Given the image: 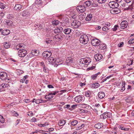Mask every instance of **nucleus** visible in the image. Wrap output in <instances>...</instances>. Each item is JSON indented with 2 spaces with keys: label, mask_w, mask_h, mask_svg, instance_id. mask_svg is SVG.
Returning a JSON list of instances; mask_svg holds the SVG:
<instances>
[{
  "label": "nucleus",
  "mask_w": 134,
  "mask_h": 134,
  "mask_svg": "<svg viewBox=\"0 0 134 134\" xmlns=\"http://www.w3.org/2000/svg\"><path fill=\"white\" fill-rule=\"evenodd\" d=\"M103 126V124L102 123H98L94 125V127L97 129H100Z\"/></svg>",
  "instance_id": "nucleus-19"
},
{
  "label": "nucleus",
  "mask_w": 134,
  "mask_h": 134,
  "mask_svg": "<svg viewBox=\"0 0 134 134\" xmlns=\"http://www.w3.org/2000/svg\"><path fill=\"white\" fill-rule=\"evenodd\" d=\"M121 6L122 7H124L126 6V3L123 2H121L120 3Z\"/></svg>",
  "instance_id": "nucleus-54"
},
{
  "label": "nucleus",
  "mask_w": 134,
  "mask_h": 134,
  "mask_svg": "<svg viewBox=\"0 0 134 134\" xmlns=\"http://www.w3.org/2000/svg\"><path fill=\"white\" fill-rule=\"evenodd\" d=\"M26 47L25 45L23 43L19 44L16 46L15 50L24 49Z\"/></svg>",
  "instance_id": "nucleus-11"
},
{
  "label": "nucleus",
  "mask_w": 134,
  "mask_h": 134,
  "mask_svg": "<svg viewBox=\"0 0 134 134\" xmlns=\"http://www.w3.org/2000/svg\"><path fill=\"white\" fill-rule=\"evenodd\" d=\"M73 62V60L71 57H68L66 60V63L67 65H69Z\"/></svg>",
  "instance_id": "nucleus-17"
},
{
  "label": "nucleus",
  "mask_w": 134,
  "mask_h": 134,
  "mask_svg": "<svg viewBox=\"0 0 134 134\" xmlns=\"http://www.w3.org/2000/svg\"><path fill=\"white\" fill-rule=\"evenodd\" d=\"M76 9L78 12H83L86 10V8L84 5H80L76 7Z\"/></svg>",
  "instance_id": "nucleus-12"
},
{
  "label": "nucleus",
  "mask_w": 134,
  "mask_h": 134,
  "mask_svg": "<svg viewBox=\"0 0 134 134\" xmlns=\"http://www.w3.org/2000/svg\"><path fill=\"white\" fill-rule=\"evenodd\" d=\"M71 30V29L70 28H67L64 29L63 32L66 34H68L70 33Z\"/></svg>",
  "instance_id": "nucleus-23"
},
{
  "label": "nucleus",
  "mask_w": 134,
  "mask_h": 134,
  "mask_svg": "<svg viewBox=\"0 0 134 134\" xmlns=\"http://www.w3.org/2000/svg\"><path fill=\"white\" fill-rule=\"evenodd\" d=\"M85 95L86 97L89 98L91 97L92 96V92L90 91H86L85 93Z\"/></svg>",
  "instance_id": "nucleus-26"
},
{
  "label": "nucleus",
  "mask_w": 134,
  "mask_h": 134,
  "mask_svg": "<svg viewBox=\"0 0 134 134\" xmlns=\"http://www.w3.org/2000/svg\"><path fill=\"white\" fill-rule=\"evenodd\" d=\"M92 2L91 1H88L85 2L83 4V5L86 6L87 7H88L90 6L92 4Z\"/></svg>",
  "instance_id": "nucleus-22"
},
{
  "label": "nucleus",
  "mask_w": 134,
  "mask_h": 134,
  "mask_svg": "<svg viewBox=\"0 0 134 134\" xmlns=\"http://www.w3.org/2000/svg\"><path fill=\"white\" fill-rule=\"evenodd\" d=\"M95 68V66H92L91 67L88 68L87 69V70L89 71L90 70H92Z\"/></svg>",
  "instance_id": "nucleus-51"
},
{
  "label": "nucleus",
  "mask_w": 134,
  "mask_h": 134,
  "mask_svg": "<svg viewBox=\"0 0 134 134\" xmlns=\"http://www.w3.org/2000/svg\"><path fill=\"white\" fill-rule=\"evenodd\" d=\"M124 43L123 42H121L119 43L118 45V46L119 47H121L123 46Z\"/></svg>",
  "instance_id": "nucleus-55"
},
{
  "label": "nucleus",
  "mask_w": 134,
  "mask_h": 134,
  "mask_svg": "<svg viewBox=\"0 0 134 134\" xmlns=\"http://www.w3.org/2000/svg\"><path fill=\"white\" fill-rule=\"evenodd\" d=\"M48 125V123H46L44 124H38V126L40 127H42V126L44 127V126H45L46 125Z\"/></svg>",
  "instance_id": "nucleus-49"
},
{
  "label": "nucleus",
  "mask_w": 134,
  "mask_h": 134,
  "mask_svg": "<svg viewBox=\"0 0 134 134\" xmlns=\"http://www.w3.org/2000/svg\"><path fill=\"white\" fill-rule=\"evenodd\" d=\"M1 4V5H0V7L1 8V9H4V8H5V7L4 5V4L2 3Z\"/></svg>",
  "instance_id": "nucleus-58"
},
{
  "label": "nucleus",
  "mask_w": 134,
  "mask_h": 134,
  "mask_svg": "<svg viewBox=\"0 0 134 134\" xmlns=\"http://www.w3.org/2000/svg\"><path fill=\"white\" fill-rule=\"evenodd\" d=\"M106 1V0H98V2L100 4L104 3Z\"/></svg>",
  "instance_id": "nucleus-50"
},
{
  "label": "nucleus",
  "mask_w": 134,
  "mask_h": 134,
  "mask_svg": "<svg viewBox=\"0 0 134 134\" xmlns=\"http://www.w3.org/2000/svg\"><path fill=\"white\" fill-rule=\"evenodd\" d=\"M4 119L3 117L1 115H0V122L2 123H3L4 122Z\"/></svg>",
  "instance_id": "nucleus-44"
},
{
  "label": "nucleus",
  "mask_w": 134,
  "mask_h": 134,
  "mask_svg": "<svg viewBox=\"0 0 134 134\" xmlns=\"http://www.w3.org/2000/svg\"><path fill=\"white\" fill-rule=\"evenodd\" d=\"M22 6L21 5L19 4H16L13 9L15 10H20Z\"/></svg>",
  "instance_id": "nucleus-25"
},
{
  "label": "nucleus",
  "mask_w": 134,
  "mask_h": 134,
  "mask_svg": "<svg viewBox=\"0 0 134 134\" xmlns=\"http://www.w3.org/2000/svg\"><path fill=\"white\" fill-rule=\"evenodd\" d=\"M109 5L110 8H113L115 7H118L119 6V4L117 2L114 1H112L109 2Z\"/></svg>",
  "instance_id": "nucleus-8"
},
{
  "label": "nucleus",
  "mask_w": 134,
  "mask_h": 134,
  "mask_svg": "<svg viewBox=\"0 0 134 134\" xmlns=\"http://www.w3.org/2000/svg\"><path fill=\"white\" fill-rule=\"evenodd\" d=\"M110 13L113 14H117L121 12L120 10L118 8V7H115L112 8L110 10Z\"/></svg>",
  "instance_id": "nucleus-7"
},
{
  "label": "nucleus",
  "mask_w": 134,
  "mask_h": 134,
  "mask_svg": "<svg viewBox=\"0 0 134 134\" xmlns=\"http://www.w3.org/2000/svg\"><path fill=\"white\" fill-rule=\"evenodd\" d=\"M30 13L28 12L27 10H25L23 12V16L26 17H27L29 15Z\"/></svg>",
  "instance_id": "nucleus-28"
},
{
  "label": "nucleus",
  "mask_w": 134,
  "mask_h": 134,
  "mask_svg": "<svg viewBox=\"0 0 134 134\" xmlns=\"http://www.w3.org/2000/svg\"><path fill=\"white\" fill-rule=\"evenodd\" d=\"M63 30V28L60 27H59L58 28H57L55 29L53 31L50 32L49 34L50 35L49 36H51L53 34V33H59L61 32Z\"/></svg>",
  "instance_id": "nucleus-9"
},
{
  "label": "nucleus",
  "mask_w": 134,
  "mask_h": 134,
  "mask_svg": "<svg viewBox=\"0 0 134 134\" xmlns=\"http://www.w3.org/2000/svg\"><path fill=\"white\" fill-rule=\"evenodd\" d=\"M97 74H95L94 75H92L91 76L92 79L93 80H94L97 77Z\"/></svg>",
  "instance_id": "nucleus-56"
},
{
  "label": "nucleus",
  "mask_w": 134,
  "mask_h": 134,
  "mask_svg": "<svg viewBox=\"0 0 134 134\" xmlns=\"http://www.w3.org/2000/svg\"><path fill=\"white\" fill-rule=\"evenodd\" d=\"M92 18V15L90 14L88 15L86 18V20L87 21H89L91 20Z\"/></svg>",
  "instance_id": "nucleus-35"
},
{
  "label": "nucleus",
  "mask_w": 134,
  "mask_h": 134,
  "mask_svg": "<svg viewBox=\"0 0 134 134\" xmlns=\"http://www.w3.org/2000/svg\"><path fill=\"white\" fill-rule=\"evenodd\" d=\"M39 53V51H38L35 50H32L31 52V54L34 56L37 55Z\"/></svg>",
  "instance_id": "nucleus-29"
},
{
  "label": "nucleus",
  "mask_w": 134,
  "mask_h": 134,
  "mask_svg": "<svg viewBox=\"0 0 134 134\" xmlns=\"http://www.w3.org/2000/svg\"><path fill=\"white\" fill-rule=\"evenodd\" d=\"M80 41L81 43L83 44H86L89 41V38L86 35H82L80 37Z\"/></svg>",
  "instance_id": "nucleus-2"
},
{
  "label": "nucleus",
  "mask_w": 134,
  "mask_h": 134,
  "mask_svg": "<svg viewBox=\"0 0 134 134\" xmlns=\"http://www.w3.org/2000/svg\"><path fill=\"white\" fill-rule=\"evenodd\" d=\"M78 111L80 113H86L87 112V110H85L82 109H78Z\"/></svg>",
  "instance_id": "nucleus-40"
},
{
  "label": "nucleus",
  "mask_w": 134,
  "mask_h": 134,
  "mask_svg": "<svg viewBox=\"0 0 134 134\" xmlns=\"http://www.w3.org/2000/svg\"><path fill=\"white\" fill-rule=\"evenodd\" d=\"M100 86L99 84L97 83H95L92 85V88H98Z\"/></svg>",
  "instance_id": "nucleus-30"
},
{
  "label": "nucleus",
  "mask_w": 134,
  "mask_h": 134,
  "mask_svg": "<svg viewBox=\"0 0 134 134\" xmlns=\"http://www.w3.org/2000/svg\"><path fill=\"white\" fill-rule=\"evenodd\" d=\"M35 27L37 26V27L39 29H42L43 27V26L41 24H35Z\"/></svg>",
  "instance_id": "nucleus-39"
},
{
  "label": "nucleus",
  "mask_w": 134,
  "mask_h": 134,
  "mask_svg": "<svg viewBox=\"0 0 134 134\" xmlns=\"http://www.w3.org/2000/svg\"><path fill=\"white\" fill-rule=\"evenodd\" d=\"M118 27V26L117 25H115L113 28L112 29L113 30V31H116Z\"/></svg>",
  "instance_id": "nucleus-52"
},
{
  "label": "nucleus",
  "mask_w": 134,
  "mask_h": 134,
  "mask_svg": "<svg viewBox=\"0 0 134 134\" xmlns=\"http://www.w3.org/2000/svg\"><path fill=\"white\" fill-rule=\"evenodd\" d=\"M103 56L101 54H97L95 55L94 58L97 61H99L102 59Z\"/></svg>",
  "instance_id": "nucleus-16"
},
{
  "label": "nucleus",
  "mask_w": 134,
  "mask_h": 134,
  "mask_svg": "<svg viewBox=\"0 0 134 134\" xmlns=\"http://www.w3.org/2000/svg\"><path fill=\"white\" fill-rule=\"evenodd\" d=\"M82 99V97L80 95H79L74 98V100L76 102L79 103L81 102Z\"/></svg>",
  "instance_id": "nucleus-15"
},
{
  "label": "nucleus",
  "mask_w": 134,
  "mask_h": 134,
  "mask_svg": "<svg viewBox=\"0 0 134 134\" xmlns=\"http://www.w3.org/2000/svg\"><path fill=\"white\" fill-rule=\"evenodd\" d=\"M128 25L127 21L124 20L122 21L120 25V28L121 29H124L126 28Z\"/></svg>",
  "instance_id": "nucleus-13"
},
{
  "label": "nucleus",
  "mask_w": 134,
  "mask_h": 134,
  "mask_svg": "<svg viewBox=\"0 0 134 134\" xmlns=\"http://www.w3.org/2000/svg\"><path fill=\"white\" fill-rule=\"evenodd\" d=\"M7 74L4 72H0V78L2 80H4L7 79Z\"/></svg>",
  "instance_id": "nucleus-14"
},
{
  "label": "nucleus",
  "mask_w": 134,
  "mask_h": 134,
  "mask_svg": "<svg viewBox=\"0 0 134 134\" xmlns=\"http://www.w3.org/2000/svg\"><path fill=\"white\" fill-rule=\"evenodd\" d=\"M43 71L45 72H47L48 71L47 68L45 67V66L43 67Z\"/></svg>",
  "instance_id": "nucleus-60"
},
{
  "label": "nucleus",
  "mask_w": 134,
  "mask_h": 134,
  "mask_svg": "<svg viewBox=\"0 0 134 134\" xmlns=\"http://www.w3.org/2000/svg\"><path fill=\"white\" fill-rule=\"evenodd\" d=\"M128 43L129 44H132L134 43V38H132L130 39L128 41Z\"/></svg>",
  "instance_id": "nucleus-46"
},
{
  "label": "nucleus",
  "mask_w": 134,
  "mask_h": 134,
  "mask_svg": "<svg viewBox=\"0 0 134 134\" xmlns=\"http://www.w3.org/2000/svg\"><path fill=\"white\" fill-rule=\"evenodd\" d=\"M9 86L8 84L6 83H3L1 85H0V92L3 91L2 90L3 88H5Z\"/></svg>",
  "instance_id": "nucleus-18"
},
{
  "label": "nucleus",
  "mask_w": 134,
  "mask_h": 134,
  "mask_svg": "<svg viewBox=\"0 0 134 134\" xmlns=\"http://www.w3.org/2000/svg\"><path fill=\"white\" fill-rule=\"evenodd\" d=\"M52 54L51 51H46L43 52L42 56L44 58L48 59L50 57Z\"/></svg>",
  "instance_id": "nucleus-3"
},
{
  "label": "nucleus",
  "mask_w": 134,
  "mask_h": 134,
  "mask_svg": "<svg viewBox=\"0 0 134 134\" xmlns=\"http://www.w3.org/2000/svg\"><path fill=\"white\" fill-rule=\"evenodd\" d=\"M27 54V51L25 49L19 50L18 52L19 56L20 57H24Z\"/></svg>",
  "instance_id": "nucleus-5"
},
{
  "label": "nucleus",
  "mask_w": 134,
  "mask_h": 134,
  "mask_svg": "<svg viewBox=\"0 0 134 134\" xmlns=\"http://www.w3.org/2000/svg\"><path fill=\"white\" fill-rule=\"evenodd\" d=\"M52 40L50 38H47L46 40V42L47 44H50L51 43V41H52Z\"/></svg>",
  "instance_id": "nucleus-48"
},
{
  "label": "nucleus",
  "mask_w": 134,
  "mask_h": 134,
  "mask_svg": "<svg viewBox=\"0 0 134 134\" xmlns=\"http://www.w3.org/2000/svg\"><path fill=\"white\" fill-rule=\"evenodd\" d=\"M85 17V13L81 14L79 16V19L81 20L83 19Z\"/></svg>",
  "instance_id": "nucleus-36"
},
{
  "label": "nucleus",
  "mask_w": 134,
  "mask_h": 134,
  "mask_svg": "<svg viewBox=\"0 0 134 134\" xmlns=\"http://www.w3.org/2000/svg\"><path fill=\"white\" fill-rule=\"evenodd\" d=\"M100 117L101 119H105L108 117V113H104L101 115Z\"/></svg>",
  "instance_id": "nucleus-27"
},
{
  "label": "nucleus",
  "mask_w": 134,
  "mask_h": 134,
  "mask_svg": "<svg viewBox=\"0 0 134 134\" xmlns=\"http://www.w3.org/2000/svg\"><path fill=\"white\" fill-rule=\"evenodd\" d=\"M28 59L29 60V58L27 57H25V58H24L22 59V62H25L27 61L28 60Z\"/></svg>",
  "instance_id": "nucleus-57"
},
{
  "label": "nucleus",
  "mask_w": 134,
  "mask_h": 134,
  "mask_svg": "<svg viewBox=\"0 0 134 134\" xmlns=\"http://www.w3.org/2000/svg\"><path fill=\"white\" fill-rule=\"evenodd\" d=\"M87 106V104H82V107L83 108H86Z\"/></svg>",
  "instance_id": "nucleus-63"
},
{
  "label": "nucleus",
  "mask_w": 134,
  "mask_h": 134,
  "mask_svg": "<svg viewBox=\"0 0 134 134\" xmlns=\"http://www.w3.org/2000/svg\"><path fill=\"white\" fill-rule=\"evenodd\" d=\"M46 101L42 99H37L35 100V102L36 104H38L42 102H45Z\"/></svg>",
  "instance_id": "nucleus-32"
},
{
  "label": "nucleus",
  "mask_w": 134,
  "mask_h": 134,
  "mask_svg": "<svg viewBox=\"0 0 134 134\" xmlns=\"http://www.w3.org/2000/svg\"><path fill=\"white\" fill-rule=\"evenodd\" d=\"M23 101L26 103H28L30 102V100L29 99H24Z\"/></svg>",
  "instance_id": "nucleus-59"
},
{
  "label": "nucleus",
  "mask_w": 134,
  "mask_h": 134,
  "mask_svg": "<svg viewBox=\"0 0 134 134\" xmlns=\"http://www.w3.org/2000/svg\"><path fill=\"white\" fill-rule=\"evenodd\" d=\"M63 38L61 34H58L55 36L53 38V39L55 41L58 42L61 40Z\"/></svg>",
  "instance_id": "nucleus-6"
},
{
  "label": "nucleus",
  "mask_w": 134,
  "mask_h": 134,
  "mask_svg": "<svg viewBox=\"0 0 134 134\" xmlns=\"http://www.w3.org/2000/svg\"><path fill=\"white\" fill-rule=\"evenodd\" d=\"M91 62V59L90 58L86 57L85 58H82L80 60V64L82 66L84 65L86 66Z\"/></svg>",
  "instance_id": "nucleus-1"
},
{
  "label": "nucleus",
  "mask_w": 134,
  "mask_h": 134,
  "mask_svg": "<svg viewBox=\"0 0 134 134\" xmlns=\"http://www.w3.org/2000/svg\"><path fill=\"white\" fill-rule=\"evenodd\" d=\"M125 89V83H122V86L121 90V91H124Z\"/></svg>",
  "instance_id": "nucleus-47"
},
{
  "label": "nucleus",
  "mask_w": 134,
  "mask_h": 134,
  "mask_svg": "<svg viewBox=\"0 0 134 134\" xmlns=\"http://www.w3.org/2000/svg\"><path fill=\"white\" fill-rule=\"evenodd\" d=\"M102 29L103 31H106L108 30H109V28L108 27H107V26L105 25L104 27H102Z\"/></svg>",
  "instance_id": "nucleus-45"
},
{
  "label": "nucleus",
  "mask_w": 134,
  "mask_h": 134,
  "mask_svg": "<svg viewBox=\"0 0 134 134\" xmlns=\"http://www.w3.org/2000/svg\"><path fill=\"white\" fill-rule=\"evenodd\" d=\"M91 43L92 45L94 46H98L100 43V41L97 39H92L91 41Z\"/></svg>",
  "instance_id": "nucleus-10"
},
{
  "label": "nucleus",
  "mask_w": 134,
  "mask_h": 134,
  "mask_svg": "<svg viewBox=\"0 0 134 134\" xmlns=\"http://www.w3.org/2000/svg\"><path fill=\"white\" fill-rule=\"evenodd\" d=\"M98 96L100 98L102 99L105 96V93L102 91L99 92L98 93Z\"/></svg>",
  "instance_id": "nucleus-20"
},
{
  "label": "nucleus",
  "mask_w": 134,
  "mask_h": 134,
  "mask_svg": "<svg viewBox=\"0 0 134 134\" xmlns=\"http://www.w3.org/2000/svg\"><path fill=\"white\" fill-rule=\"evenodd\" d=\"M10 22H12V21H10L9 20H7L5 21V23L9 25L10 24Z\"/></svg>",
  "instance_id": "nucleus-61"
},
{
  "label": "nucleus",
  "mask_w": 134,
  "mask_h": 134,
  "mask_svg": "<svg viewBox=\"0 0 134 134\" xmlns=\"http://www.w3.org/2000/svg\"><path fill=\"white\" fill-rule=\"evenodd\" d=\"M78 123V121L76 120H75L72 121L71 123L72 125L75 126Z\"/></svg>",
  "instance_id": "nucleus-43"
},
{
  "label": "nucleus",
  "mask_w": 134,
  "mask_h": 134,
  "mask_svg": "<svg viewBox=\"0 0 134 134\" xmlns=\"http://www.w3.org/2000/svg\"><path fill=\"white\" fill-rule=\"evenodd\" d=\"M119 129L121 130H124L125 131H127L130 129L128 127H122L121 126L119 127Z\"/></svg>",
  "instance_id": "nucleus-38"
},
{
  "label": "nucleus",
  "mask_w": 134,
  "mask_h": 134,
  "mask_svg": "<svg viewBox=\"0 0 134 134\" xmlns=\"http://www.w3.org/2000/svg\"><path fill=\"white\" fill-rule=\"evenodd\" d=\"M58 92H59V91H54L53 93H52V92H51V93L52 94H53V96L54 95H55L56 94L58 93Z\"/></svg>",
  "instance_id": "nucleus-62"
},
{
  "label": "nucleus",
  "mask_w": 134,
  "mask_h": 134,
  "mask_svg": "<svg viewBox=\"0 0 134 134\" xmlns=\"http://www.w3.org/2000/svg\"><path fill=\"white\" fill-rule=\"evenodd\" d=\"M99 45V48L102 50H104L106 48V45L105 44H101Z\"/></svg>",
  "instance_id": "nucleus-37"
},
{
  "label": "nucleus",
  "mask_w": 134,
  "mask_h": 134,
  "mask_svg": "<svg viewBox=\"0 0 134 134\" xmlns=\"http://www.w3.org/2000/svg\"><path fill=\"white\" fill-rule=\"evenodd\" d=\"M35 3L37 4H41L42 3V1L41 0H36Z\"/></svg>",
  "instance_id": "nucleus-53"
},
{
  "label": "nucleus",
  "mask_w": 134,
  "mask_h": 134,
  "mask_svg": "<svg viewBox=\"0 0 134 134\" xmlns=\"http://www.w3.org/2000/svg\"><path fill=\"white\" fill-rule=\"evenodd\" d=\"M133 2L132 4L130 5L129 6V7L127 8H125V9L126 10H132V9L133 7Z\"/></svg>",
  "instance_id": "nucleus-42"
},
{
  "label": "nucleus",
  "mask_w": 134,
  "mask_h": 134,
  "mask_svg": "<svg viewBox=\"0 0 134 134\" xmlns=\"http://www.w3.org/2000/svg\"><path fill=\"white\" fill-rule=\"evenodd\" d=\"M27 115L29 116H32L33 115V113L32 112H29L28 113Z\"/></svg>",
  "instance_id": "nucleus-64"
},
{
  "label": "nucleus",
  "mask_w": 134,
  "mask_h": 134,
  "mask_svg": "<svg viewBox=\"0 0 134 134\" xmlns=\"http://www.w3.org/2000/svg\"><path fill=\"white\" fill-rule=\"evenodd\" d=\"M52 23L53 25H57L58 24L59 21L58 20H54L52 21Z\"/></svg>",
  "instance_id": "nucleus-41"
},
{
  "label": "nucleus",
  "mask_w": 134,
  "mask_h": 134,
  "mask_svg": "<svg viewBox=\"0 0 134 134\" xmlns=\"http://www.w3.org/2000/svg\"><path fill=\"white\" fill-rule=\"evenodd\" d=\"M53 97V96L51 93H49L48 95L45 96V99L49 100L51 99Z\"/></svg>",
  "instance_id": "nucleus-24"
},
{
  "label": "nucleus",
  "mask_w": 134,
  "mask_h": 134,
  "mask_svg": "<svg viewBox=\"0 0 134 134\" xmlns=\"http://www.w3.org/2000/svg\"><path fill=\"white\" fill-rule=\"evenodd\" d=\"M48 60L49 63H50L53 65H55V64H57V63H58V60L52 57L49 58Z\"/></svg>",
  "instance_id": "nucleus-4"
},
{
  "label": "nucleus",
  "mask_w": 134,
  "mask_h": 134,
  "mask_svg": "<svg viewBox=\"0 0 134 134\" xmlns=\"http://www.w3.org/2000/svg\"><path fill=\"white\" fill-rule=\"evenodd\" d=\"M10 32L9 30H4L2 31L1 34L3 35H7L9 34Z\"/></svg>",
  "instance_id": "nucleus-21"
},
{
  "label": "nucleus",
  "mask_w": 134,
  "mask_h": 134,
  "mask_svg": "<svg viewBox=\"0 0 134 134\" xmlns=\"http://www.w3.org/2000/svg\"><path fill=\"white\" fill-rule=\"evenodd\" d=\"M11 45L10 43L9 42H6L4 43V46L6 49L9 48Z\"/></svg>",
  "instance_id": "nucleus-31"
},
{
  "label": "nucleus",
  "mask_w": 134,
  "mask_h": 134,
  "mask_svg": "<svg viewBox=\"0 0 134 134\" xmlns=\"http://www.w3.org/2000/svg\"><path fill=\"white\" fill-rule=\"evenodd\" d=\"M65 123V122L64 120H60L58 122V124L60 126H62L64 125Z\"/></svg>",
  "instance_id": "nucleus-34"
},
{
  "label": "nucleus",
  "mask_w": 134,
  "mask_h": 134,
  "mask_svg": "<svg viewBox=\"0 0 134 134\" xmlns=\"http://www.w3.org/2000/svg\"><path fill=\"white\" fill-rule=\"evenodd\" d=\"M78 21H77L75 20L73 21L72 24L73 26H75V28L77 27H79V25L78 24Z\"/></svg>",
  "instance_id": "nucleus-33"
}]
</instances>
